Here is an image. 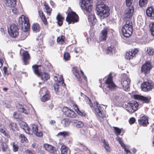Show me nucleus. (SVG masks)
<instances>
[{"mask_svg":"<svg viewBox=\"0 0 154 154\" xmlns=\"http://www.w3.org/2000/svg\"><path fill=\"white\" fill-rule=\"evenodd\" d=\"M19 24L21 25V28L23 30V31L22 32L20 36L21 40H23L27 36L26 32L30 28L29 20L28 17L22 15L19 18Z\"/></svg>","mask_w":154,"mask_h":154,"instance_id":"f257e3e1","label":"nucleus"},{"mask_svg":"<svg viewBox=\"0 0 154 154\" xmlns=\"http://www.w3.org/2000/svg\"><path fill=\"white\" fill-rule=\"evenodd\" d=\"M41 66V65L35 64L32 66V68L35 75L38 77H40L41 80L43 81H47L50 78V75L45 72L42 73L41 70L39 69V67Z\"/></svg>","mask_w":154,"mask_h":154,"instance_id":"f03ea898","label":"nucleus"},{"mask_svg":"<svg viewBox=\"0 0 154 154\" xmlns=\"http://www.w3.org/2000/svg\"><path fill=\"white\" fill-rule=\"evenodd\" d=\"M97 14L101 19H103L109 15V9L105 5H99L96 8Z\"/></svg>","mask_w":154,"mask_h":154,"instance_id":"7ed1b4c3","label":"nucleus"},{"mask_svg":"<svg viewBox=\"0 0 154 154\" xmlns=\"http://www.w3.org/2000/svg\"><path fill=\"white\" fill-rule=\"evenodd\" d=\"M122 30L124 37L126 38L130 37L132 34L133 30L132 22H127L122 26Z\"/></svg>","mask_w":154,"mask_h":154,"instance_id":"20e7f679","label":"nucleus"},{"mask_svg":"<svg viewBox=\"0 0 154 154\" xmlns=\"http://www.w3.org/2000/svg\"><path fill=\"white\" fill-rule=\"evenodd\" d=\"M19 28L15 24H11L8 29V32L9 35L12 38H16L19 35Z\"/></svg>","mask_w":154,"mask_h":154,"instance_id":"39448f33","label":"nucleus"},{"mask_svg":"<svg viewBox=\"0 0 154 154\" xmlns=\"http://www.w3.org/2000/svg\"><path fill=\"white\" fill-rule=\"evenodd\" d=\"M92 0H83L82 2L81 7L86 14L92 11Z\"/></svg>","mask_w":154,"mask_h":154,"instance_id":"423d86ee","label":"nucleus"},{"mask_svg":"<svg viewBox=\"0 0 154 154\" xmlns=\"http://www.w3.org/2000/svg\"><path fill=\"white\" fill-rule=\"evenodd\" d=\"M79 20V16L75 12L73 11L68 12L66 18V21L68 22L69 24L77 22Z\"/></svg>","mask_w":154,"mask_h":154,"instance_id":"0eeeda50","label":"nucleus"},{"mask_svg":"<svg viewBox=\"0 0 154 154\" xmlns=\"http://www.w3.org/2000/svg\"><path fill=\"white\" fill-rule=\"evenodd\" d=\"M141 90L144 92H148L154 88V83L151 80L143 82L140 85Z\"/></svg>","mask_w":154,"mask_h":154,"instance_id":"6e6552de","label":"nucleus"},{"mask_svg":"<svg viewBox=\"0 0 154 154\" xmlns=\"http://www.w3.org/2000/svg\"><path fill=\"white\" fill-rule=\"evenodd\" d=\"M121 81L123 89L126 91L128 90L130 86L131 80L130 78L126 75H123L121 76Z\"/></svg>","mask_w":154,"mask_h":154,"instance_id":"1a4fd4ad","label":"nucleus"},{"mask_svg":"<svg viewBox=\"0 0 154 154\" xmlns=\"http://www.w3.org/2000/svg\"><path fill=\"white\" fill-rule=\"evenodd\" d=\"M105 82L107 85V88L111 91L114 90L117 87V86L113 82V77L111 75H109Z\"/></svg>","mask_w":154,"mask_h":154,"instance_id":"9d476101","label":"nucleus"},{"mask_svg":"<svg viewBox=\"0 0 154 154\" xmlns=\"http://www.w3.org/2000/svg\"><path fill=\"white\" fill-rule=\"evenodd\" d=\"M62 112L63 114L66 117L75 118L77 116V114L74 110L66 106L63 107Z\"/></svg>","mask_w":154,"mask_h":154,"instance_id":"9b49d317","label":"nucleus"},{"mask_svg":"<svg viewBox=\"0 0 154 154\" xmlns=\"http://www.w3.org/2000/svg\"><path fill=\"white\" fill-rule=\"evenodd\" d=\"M40 91L45 92L44 94L40 98V100L42 102H45L50 99L51 94L50 91L47 90L46 87L41 88Z\"/></svg>","mask_w":154,"mask_h":154,"instance_id":"f8f14e48","label":"nucleus"},{"mask_svg":"<svg viewBox=\"0 0 154 154\" xmlns=\"http://www.w3.org/2000/svg\"><path fill=\"white\" fill-rule=\"evenodd\" d=\"M133 98L135 100L142 101L143 103H149L151 97L150 96L147 97L137 94H134L133 96Z\"/></svg>","mask_w":154,"mask_h":154,"instance_id":"ddd939ff","label":"nucleus"},{"mask_svg":"<svg viewBox=\"0 0 154 154\" xmlns=\"http://www.w3.org/2000/svg\"><path fill=\"white\" fill-rule=\"evenodd\" d=\"M133 6H132L128 8L124 16V20L126 22L127 21H132L131 20L134 12Z\"/></svg>","mask_w":154,"mask_h":154,"instance_id":"4468645a","label":"nucleus"},{"mask_svg":"<svg viewBox=\"0 0 154 154\" xmlns=\"http://www.w3.org/2000/svg\"><path fill=\"white\" fill-rule=\"evenodd\" d=\"M94 103L96 104L97 107L95 108L94 113L101 118L103 117L104 116L103 114V110H104L103 107L100 105L98 106V103L97 101H95Z\"/></svg>","mask_w":154,"mask_h":154,"instance_id":"2eb2a0df","label":"nucleus"},{"mask_svg":"<svg viewBox=\"0 0 154 154\" xmlns=\"http://www.w3.org/2000/svg\"><path fill=\"white\" fill-rule=\"evenodd\" d=\"M139 50L138 48L131 49L126 52V58L128 60L132 59L136 57V55L137 53Z\"/></svg>","mask_w":154,"mask_h":154,"instance_id":"dca6fc26","label":"nucleus"},{"mask_svg":"<svg viewBox=\"0 0 154 154\" xmlns=\"http://www.w3.org/2000/svg\"><path fill=\"white\" fill-rule=\"evenodd\" d=\"M152 66L151 63L149 62H146L142 66L141 72L146 74L149 72Z\"/></svg>","mask_w":154,"mask_h":154,"instance_id":"f3484780","label":"nucleus"},{"mask_svg":"<svg viewBox=\"0 0 154 154\" xmlns=\"http://www.w3.org/2000/svg\"><path fill=\"white\" fill-rule=\"evenodd\" d=\"M148 117L146 116L143 115L140 117L138 120V123L140 125L143 127L146 126L149 124Z\"/></svg>","mask_w":154,"mask_h":154,"instance_id":"a211bd4d","label":"nucleus"},{"mask_svg":"<svg viewBox=\"0 0 154 154\" xmlns=\"http://www.w3.org/2000/svg\"><path fill=\"white\" fill-rule=\"evenodd\" d=\"M43 147L46 151L51 153L57 151L58 150V148L48 143L44 144Z\"/></svg>","mask_w":154,"mask_h":154,"instance_id":"6ab92c4d","label":"nucleus"},{"mask_svg":"<svg viewBox=\"0 0 154 154\" xmlns=\"http://www.w3.org/2000/svg\"><path fill=\"white\" fill-rule=\"evenodd\" d=\"M23 57L24 64L26 65L29 64L30 57L28 52L26 51H24L23 53Z\"/></svg>","mask_w":154,"mask_h":154,"instance_id":"aec40b11","label":"nucleus"},{"mask_svg":"<svg viewBox=\"0 0 154 154\" xmlns=\"http://www.w3.org/2000/svg\"><path fill=\"white\" fill-rule=\"evenodd\" d=\"M72 107L77 113L79 115L82 116H85L86 113L85 111H80L76 104H74L72 106Z\"/></svg>","mask_w":154,"mask_h":154,"instance_id":"412c9836","label":"nucleus"},{"mask_svg":"<svg viewBox=\"0 0 154 154\" xmlns=\"http://www.w3.org/2000/svg\"><path fill=\"white\" fill-rule=\"evenodd\" d=\"M112 99L113 101L116 103H119L122 97L121 94L119 93H113L112 96Z\"/></svg>","mask_w":154,"mask_h":154,"instance_id":"4be33fe9","label":"nucleus"},{"mask_svg":"<svg viewBox=\"0 0 154 154\" xmlns=\"http://www.w3.org/2000/svg\"><path fill=\"white\" fill-rule=\"evenodd\" d=\"M72 71L75 77L78 79V81L80 83H82V80L80 75L79 73L77 70V67H72Z\"/></svg>","mask_w":154,"mask_h":154,"instance_id":"5701e85b","label":"nucleus"},{"mask_svg":"<svg viewBox=\"0 0 154 154\" xmlns=\"http://www.w3.org/2000/svg\"><path fill=\"white\" fill-rule=\"evenodd\" d=\"M146 14L148 17H151L152 18L154 19V9L152 7L148 8L146 10Z\"/></svg>","mask_w":154,"mask_h":154,"instance_id":"b1692460","label":"nucleus"},{"mask_svg":"<svg viewBox=\"0 0 154 154\" xmlns=\"http://www.w3.org/2000/svg\"><path fill=\"white\" fill-rule=\"evenodd\" d=\"M89 22L92 24V26H94L95 24L97 21L96 17L94 14L89 15L88 17Z\"/></svg>","mask_w":154,"mask_h":154,"instance_id":"393cba45","label":"nucleus"},{"mask_svg":"<svg viewBox=\"0 0 154 154\" xmlns=\"http://www.w3.org/2000/svg\"><path fill=\"white\" fill-rule=\"evenodd\" d=\"M56 19L57 20V23L58 25L59 26H62L63 24L64 18L59 13L56 17Z\"/></svg>","mask_w":154,"mask_h":154,"instance_id":"a878e982","label":"nucleus"},{"mask_svg":"<svg viewBox=\"0 0 154 154\" xmlns=\"http://www.w3.org/2000/svg\"><path fill=\"white\" fill-rule=\"evenodd\" d=\"M73 125L75 127L77 128H81L84 126L83 122L78 121L77 120H74L73 122Z\"/></svg>","mask_w":154,"mask_h":154,"instance_id":"bb28decb","label":"nucleus"},{"mask_svg":"<svg viewBox=\"0 0 154 154\" xmlns=\"http://www.w3.org/2000/svg\"><path fill=\"white\" fill-rule=\"evenodd\" d=\"M41 29V26L39 24L37 23H34L32 26V30L35 32H39L40 30Z\"/></svg>","mask_w":154,"mask_h":154,"instance_id":"cd10ccee","label":"nucleus"},{"mask_svg":"<svg viewBox=\"0 0 154 154\" xmlns=\"http://www.w3.org/2000/svg\"><path fill=\"white\" fill-rule=\"evenodd\" d=\"M6 129L4 126L0 123V132L6 137H10V135L8 132H6Z\"/></svg>","mask_w":154,"mask_h":154,"instance_id":"c85d7f7f","label":"nucleus"},{"mask_svg":"<svg viewBox=\"0 0 154 154\" xmlns=\"http://www.w3.org/2000/svg\"><path fill=\"white\" fill-rule=\"evenodd\" d=\"M131 107L133 108L134 112L137 110L139 106V104L136 101H132L130 103Z\"/></svg>","mask_w":154,"mask_h":154,"instance_id":"c756f323","label":"nucleus"},{"mask_svg":"<svg viewBox=\"0 0 154 154\" xmlns=\"http://www.w3.org/2000/svg\"><path fill=\"white\" fill-rule=\"evenodd\" d=\"M101 141L103 144L105 149L106 151L110 152L111 151V148L109 145L108 142L106 141L104 139L102 140Z\"/></svg>","mask_w":154,"mask_h":154,"instance_id":"7c9ffc66","label":"nucleus"},{"mask_svg":"<svg viewBox=\"0 0 154 154\" xmlns=\"http://www.w3.org/2000/svg\"><path fill=\"white\" fill-rule=\"evenodd\" d=\"M42 68H44V70L45 71H50L51 70L52 68V66L51 64L50 63H47L43 65H41Z\"/></svg>","mask_w":154,"mask_h":154,"instance_id":"2f4dec72","label":"nucleus"},{"mask_svg":"<svg viewBox=\"0 0 154 154\" xmlns=\"http://www.w3.org/2000/svg\"><path fill=\"white\" fill-rule=\"evenodd\" d=\"M70 123L71 121L68 118L64 119L62 120L61 122V123L64 127L68 126Z\"/></svg>","mask_w":154,"mask_h":154,"instance_id":"473e14b6","label":"nucleus"},{"mask_svg":"<svg viewBox=\"0 0 154 154\" xmlns=\"http://www.w3.org/2000/svg\"><path fill=\"white\" fill-rule=\"evenodd\" d=\"M17 108L19 111L24 113L26 114H28L29 111L25 109L23 105L19 104L17 106Z\"/></svg>","mask_w":154,"mask_h":154,"instance_id":"72a5a7b5","label":"nucleus"},{"mask_svg":"<svg viewBox=\"0 0 154 154\" xmlns=\"http://www.w3.org/2000/svg\"><path fill=\"white\" fill-rule=\"evenodd\" d=\"M9 126L10 128L14 131H16L18 129V127L17 124L14 122L10 123Z\"/></svg>","mask_w":154,"mask_h":154,"instance_id":"f704fd0d","label":"nucleus"},{"mask_svg":"<svg viewBox=\"0 0 154 154\" xmlns=\"http://www.w3.org/2000/svg\"><path fill=\"white\" fill-rule=\"evenodd\" d=\"M6 4L9 7H14L16 4V0H6Z\"/></svg>","mask_w":154,"mask_h":154,"instance_id":"c9c22d12","label":"nucleus"},{"mask_svg":"<svg viewBox=\"0 0 154 154\" xmlns=\"http://www.w3.org/2000/svg\"><path fill=\"white\" fill-rule=\"evenodd\" d=\"M65 38L64 36L63 35H61L60 36L57 38V43L60 42L61 44L63 45L65 43Z\"/></svg>","mask_w":154,"mask_h":154,"instance_id":"e433bc0d","label":"nucleus"},{"mask_svg":"<svg viewBox=\"0 0 154 154\" xmlns=\"http://www.w3.org/2000/svg\"><path fill=\"white\" fill-rule=\"evenodd\" d=\"M113 131L117 136H118L122 132V128H120L116 127H113Z\"/></svg>","mask_w":154,"mask_h":154,"instance_id":"4c0bfd02","label":"nucleus"},{"mask_svg":"<svg viewBox=\"0 0 154 154\" xmlns=\"http://www.w3.org/2000/svg\"><path fill=\"white\" fill-rule=\"evenodd\" d=\"M108 30L107 29L103 30L101 32V37L103 40L105 41L107 38Z\"/></svg>","mask_w":154,"mask_h":154,"instance_id":"58836bf2","label":"nucleus"},{"mask_svg":"<svg viewBox=\"0 0 154 154\" xmlns=\"http://www.w3.org/2000/svg\"><path fill=\"white\" fill-rule=\"evenodd\" d=\"M19 138L20 140L21 143H24L28 142V140L26 137L23 134H20L19 136Z\"/></svg>","mask_w":154,"mask_h":154,"instance_id":"ea45409f","label":"nucleus"},{"mask_svg":"<svg viewBox=\"0 0 154 154\" xmlns=\"http://www.w3.org/2000/svg\"><path fill=\"white\" fill-rule=\"evenodd\" d=\"M146 53L149 56H152L154 55V49L151 47L147 48Z\"/></svg>","mask_w":154,"mask_h":154,"instance_id":"a19ab883","label":"nucleus"},{"mask_svg":"<svg viewBox=\"0 0 154 154\" xmlns=\"http://www.w3.org/2000/svg\"><path fill=\"white\" fill-rule=\"evenodd\" d=\"M68 148L64 145H62L60 148L62 154H67L68 152Z\"/></svg>","mask_w":154,"mask_h":154,"instance_id":"79ce46f5","label":"nucleus"},{"mask_svg":"<svg viewBox=\"0 0 154 154\" xmlns=\"http://www.w3.org/2000/svg\"><path fill=\"white\" fill-rule=\"evenodd\" d=\"M44 5L46 9L47 14H48L49 15H50L52 11V9L50 8L48 5L47 3L45 2L44 3Z\"/></svg>","mask_w":154,"mask_h":154,"instance_id":"37998d69","label":"nucleus"},{"mask_svg":"<svg viewBox=\"0 0 154 154\" xmlns=\"http://www.w3.org/2000/svg\"><path fill=\"white\" fill-rule=\"evenodd\" d=\"M2 151L3 152H6L8 148V146L6 143L2 142L1 145Z\"/></svg>","mask_w":154,"mask_h":154,"instance_id":"c03bdc74","label":"nucleus"},{"mask_svg":"<svg viewBox=\"0 0 154 154\" xmlns=\"http://www.w3.org/2000/svg\"><path fill=\"white\" fill-rule=\"evenodd\" d=\"M126 109L127 111L131 114L134 112L133 108L132 107H131L130 103H129L127 105V106L126 107Z\"/></svg>","mask_w":154,"mask_h":154,"instance_id":"a18cd8bd","label":"nucleus"},{"mask_svg":"<svg viewBox=\"0 0 154 154\" xmlns=\"http://www.w3.org/2000/svg\"><path fill=\"white\" fill-rule=\"evenodd\" d=\"M14 118L17 119H22V117L21 115L17 112H15L13 115Z\"/></svg>","mask_w":154,"mask_h":154,"instance_id":"49530a36","label":"nucleus"},{"mask_svg":"<svg viewBox=\"0 0 154 154\" xmlns=\"http://www.w3.org/2000/svg\"><path fill=\"white\" fill-rule=\"evenodd\" d=\"M148 2V0H139V4L141 7L146 5Z\"/></svg>","mask_w":154,"mask_h":154,"instance_id":"de8ad7c7","label":"nucleus"},{"mask_svg":"<svg viewBox=\"0 0 154 154\" xmlns=\"http://www.w3.org/2000/svg\"><path fill=\"white\" fill-rule=\"evenodd\" d=\"M70 57V55L68 52H65L63 55V58L66 60H69Z\"/></svg>","mask_w":154,"mask_h":154,"instance_id":"09e8293b","label":"nucleus"},{"mask_svg":"<svg viewBox=\"0 0 154 154\" xmlns=\"http://www.w3.org/2000/svg\"><path fill=\"white\" fill-rule=\"evenodd\" d=\"M32 133L35 134L36 132L38 131V126L35 124H33L32 125Z\"/></svg>","mask_w":154,"mask_h":154,"instance_id":"8fccbe9b","label":"nucleus"},{"mask_svg":"<svg viewBox=\"0 0 154 154\" xmlns=\"http://www.w3.org/2000/svg\"><path fill=\"white\" fill-rule=\"evenodd\" d=\"M13 150L14 152H16L18 151L19 146L18 145L15 143V142H13L12 143Z\"/></svg>","mask_w":154,"mask_h":154,"instance_id":"3c124183","label":"nucleus"},{"mask_svg":"<svg viewBox=\"0 0 154 154\" xmlns=\"http://www.w3.org/2000/svg\"><path fill=\"white\" fill-rule=\"evenodd\" d=\"M25 152L26 154H36V152L33 149H27Z\"/></svg>","mask_w":154,"mask_h":154,"instance_id":"603ef678","label":"nucleus"},{"mask_svg":"<svg viewBox=\"0 0 154 154\" xmlns=\"http://www.w3.org/2000/svg\"><path fill=\"white\" fill-rule=\"evenodd\" d=\"M68 135V133L66 131L60 132L58 134L57 136H62L65 137Z\"/></svg>","mask_w":154,"mask_h":154,"instance_id":"864d4df0","label":"nucleus"},{"mask_svg":"<svg viewBox=\"0 0 154 154\" xmlns=\"http://www.w3.org/2000/svg\"><path fill=\"white\" fill-rule=\"evenodd\" d=\"M26 128H25V130H24L25 132L27 134H32V133H31V130L30 128L27 125L26 126Z\"/></svg>","mask_w":154,"mask_h":154,"instance_id":"5fc2aeb1","label":"nucleus"},{"mask_svg":"<svg viewBox=\"0 0 154 154\" xmlns=\"http://www.w3.org/2000/svg\"><path fill=\"white\" fill-rule=\"evenodd\" d=\"M133 0H126V5L127 7H128L129 8H130L131 6L132 2Z\"/></svg>","mask_w":154,"mask_h":154,"instance_id":"6e6d98bb","label":"nucleus"},{"mask_svg":"<svg viewBox=\"0 0 154 154\" xmlns=\"http://www.w3.org/2000/svg\"><path fill=\"white\" fill-rule=\"evenodd\" d=\"M12 7L13 8L12 9V12L16 14H19V11L17 8L15 7V6Z\"/></svg>","mask_w":154,"mask_h":154,"instance_id":"4d7b16f0","label":"nucleus"},{"mask_svg":"<svg viewBox=\"0 0 154 154\" xmlns=\"http://www.w3.org/2000/svg\"><path fill=\"white\" fill-rule=\"evenodd\" d=\"M75 52L76 54H81L82 53V51L79 47H76L74 49Z\"/></svg>","mask_w":154,"mask_h":154,"instance_id":"13d9d810","label":"nucleus"},{"mask_svg":"<svg viewBox=\"0 0 154 154\" xmlns=\"http://www.w3.org/2000/svg\"><path fill=\"white\" fill-rule=\"evenodd\" d=\"M151 34L154 36V22L152 23L150 27Z\"/></svg>","mask_w":154,"mask_h":154,"instance_id":"bf43d9fd","label":"nucleus"},{"mask_svg":"<svg viewBox=\"0 0 154 154\" xmlns=\"http://www.w3.org/2000/svg\"><path fill=\"white\" fill-rule=\"evenodd\" d=\"M136 119L134 117L131 118L129 120V123L131 125L134 123Z\"/></svg>","mask_w":154,"mask_h":154,"instance_id":"052dcab7","label":"nucleus"},{"mask_svg":"<svg viewBox=\"0 0 154 154\" xmlns=\"http://www.w3.org/2000/svg\"><path fill=\"white\" fill-rule=\"evenodd\" d=\"M34 134L38 137H41L43 135V133L41 131H37Z\"/></svg>","mask_w":154,"mask_h":154,"instance_id":"680f3d73","label":"nucleus"},{"mask_svg":"<svg viewBox=\"0 0 154 154\" xmlns=\"http://www.w3.org/2000/svg\"><path fill=\"white\" fill-rule=\"evenodd\" d=\"M112 48L110 47H109L107 48L106 49V53L107 54L112 53Z\"/></svg>","mask_w":154,"mask_h":154,"instance_id":"e2e57ef3","label":"nucleus"},{"mask_svg":"<svg viewBox=\"0 0 154 154\" xmlns=\"http://www.w3.org/2000/svg\"><path fill=\"white\" fill-rule=\"evenodd\" d=\"M41 18L44 24L45 25H47L48 23L45 16L42 17Z\"/></svg>","mask_w":154,"mask_h":154,"instance_id":"0e129e2a","label":"nucleus"},{"mask_svg":"<svg viewBox=\"0 0 154 154\" xmlns=\"http://www.w3.org/2000/svg\"><path fill=\"white\" fill-rule=\"evenodd\" d=\"M20 125L21 128L24 130L25 128H23V127L26 128V126L27 124L25 122H22L20 123Z\"/></svg>","mask_w":154,"mask_h":154,"instance_id":"69168bd1","label":"nucleus"},{"mask_svg":"<svg viewBox=\"0 0 154 154\" xmlns=\"http://www.w3.org/2000/svg\"><path fill=\"white\" fill-rule=\"evenodd\" d=\"M87 103L90 106V107L92 108L93 107V104L92 103L91 100L90 99H89V100L87 101Z\"/></svg>","mask_w":154,"mask_h":154,"instance_id":"338daca9","label":"nucleus"},{"mask_svg":"<svg viewBox=\"0 0 154 154\" xmlns=\"http://www.w3.org/2000/svg\"><path fill=\"white\" fill-rule=\"evenodd\" d=\"M116 139V140L119 142V143L123 141L122 138H120L119 136H117Z\"/></svg>","mask_w":154,"mask_h":154,"instance_id":"774afa93","label":"nucleus"}]
</instances>
